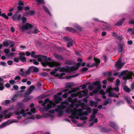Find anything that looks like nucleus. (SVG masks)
<instances>
[{
    "mask_svg": "<svg viewBox=\"0 0 134 134\" xmlns=\"http://www.w3.org/2000/svg\"><path fill=\"white\" fill-rule=\"evenodd\" d=\"M0 16L3 17L7 20H8L9 19V17L7 15H6L5 13L1 14V11H0Z\"/></svg>",
    "mask_w": 134,
    "mask_h": 134,
    "instance_id": "nucleus-34",
    "label": "nucleus"
},
{
    "mask_svg": "<svg viewBox=\"0 0 134 134\" xmlns=\"http://www.w3.org/2000/svg\"><path fill=\"white\" fill-rule=\"evenodd\" d=\"M110 126L114 129L116 130H117L118 129V127L116 125L115 123L113 122H109Z\"/></svg>",
    "mask_w": 134,
    "mask_h": 134,
    "instance_id": "nucleus-16",
    "label": "nucleus"
},
{
    "mask_svg": "<svg viewBox=\"0 0 134 134\" xmlns=\"http://www.w3.org/2000/svg\"><path fill=\"white\" fill-rule=\"evenodd\" d=\"M88 68H87L84 67L82 68L80 71L82 73H83L84 72H85L88 70Z\"/></svg>",
    "mask_w": 134,
    "mask_h": 134,
    "instance_id": "nucleus-44",
    "label": "nucleus"
},
{
    "mask_svg": "<svg viewBox=\"0 0 134 134\" xmlns=\"http://www.w3.org/2000/svg\"><path fill=\"white\" fill-rule=\"evenodd\" d=\"M92 86H94L97 87V89H95L93 91V92L94 94H97L98 92V90H100L101 88V85L100 84V82L98 81H97L93 83Z\"/></svg>",
    "mask_w": 134,
    "mask_h": 134,
    "instance_id": "nucleus-4",
    "label": "nucleus"
},
{
    "mask_svg": "<svg viewBox=\"0 0 134 134\" xmlns=\"http://www.w3.org/2000/svg\"><path fill=\"white\" fill-rule=\"evenodd\" d=\"M79 105L82 107V108L83 109V110H85V109L84 108V107L85 106V104L84 103H80Z\"/></svg>",
    "mask_w": 134,
    "mask_h": 134,
    "instance_id": "nucleus-60",
    "label": "nucleus"
},
{
    "mask_svg": "<svg viewBox=\"0 0 134 134\" xmlns=\"http://www.w3.org/2000/svg\"><path fill=\"white\" fill-rule=\"evenodd\" d=\"M31 72L28 69V70L26 71L25 73V75H24V76H26L27 75H29L30 74Z\"/></svg>",
    "mask_w": 134,
    "mask_h": 134,
    "instance_id": "nucleus-54",
    "label": "nucleus"
},
{
    "mask_svg": "<svg viewBox=\"0 0 134 134\" xmlns=\"http://www.w3.org/2000/svg\"><path fill=\"white\" fill-rule=\"evenodd\" d=\"M54 57L58 60H63L64 58L61 55H58L56 53L54 54Z\"/></svg>",
    "mask_w": 134,
    "mask_h": 134,
    "instance_id": "nucleus-17",
    "label": "nucleus"
},
{
    "mask_svg": "<svg viewBox=\"0 0 134 134\" xmlns=\"http://www.w3.org/2000/svg\"><path fill=\"white\" fill-rule=\"evenodd\" d=\"M121 60L119 59L116 64L115 67L118 69L120 70L121 69L124 65L122 63L121 64Z\"/></svg>",
    "mask_w": 134,
    "mask_h": 134,
    "instance_id": "nucleus-7",
    "label": "nucleus"
},
{
    "mask_svg": "<svg viewBox=\"0 0 134 134\" xmlns=\"http://www.w3.org/2000/svg\"><path fill=\"white\" fill-rule=\"evenodd\" d=\"M7 64L9 65H11L13 64V62L11 60H9L7 62Z\"/></svg>",
    "mask_w": 134,
    "mask_h": 134,
    "instance_id": "nucleus-61",
    "label": "nucleus"
},
{
    "mask_svg": "<svg viewBox=\"0 0 134 134\" xmlns=\"http://www.w3.org/2000/svg\"><path fill=\"white\" fill-rule=\"evenodd\" d=\"M112 103V100L111 98H107L104 101L103 103L104 106H106L108 104H111Z\"/></svg>",
    "mask_w": 134,
    "mask_h": 134,
    "instance_id": "nucleus-14",
    "label": "nucleus"
},
{
    "mask_svg": "<svg viewBox=\"0 0 134 134\" xmlns=\"http://www.w3.org/2000/svg\"><path fill=\"white\" fill-rule=\"evenodd\" d=\"M68 66L65 67H62L61 68L59 67V68H60L59 70V71L60 72H66L68 73V71H69V69Z\"/></svg>",
    "mask_w": 134,
    "mask_h": 134,
    "instance_id": "nucleus-11",
    "label": "nucleus"
},
{
    "mask_svg": "<svg viewBox=\"0 0 134 134\" xmlns=\"http://www.w3.org/2000/svg\"><path fill=\"white\" fill-rule=\"evenodd\" d=\"M42 65L44 67H46L47 66L51 68L53 67L54 66H61V64L60 63H57L53 61L52 62L45 61L42 63Z\"/></svg>",
    "mask_w": 134,
    "mask_h": 134,
    "instance_id": "nucleus-1",
    "label": "nucleus"
},
{
    "mask_svg": "<svg viewBox=\"0 0 134 134\" xmlns=\"http://www.w3.org/2000/svg\"><path fill=\"white\" fill-rule=\"evenodd\" d=\"M100 131L102 132H108L109 130V129L106 128L105 127H103L101 128Z\"/></svg>",
    "mask_w": 134,
    "mask_h": 134,
    "instance_id": "nucleus-31",
    "label": "nucleus"
},
{
    "mask_svg": "<svg viewBox=\"0 0 134 134\" xmlns=\"http://www.w3.org/2000/svg\"><path fill=\"white\" fill-rule=\"evenodd\" d=\"M65 29L66 31L72 32H76L75 29L72 27H66L65 28Z\"/></svg>",
    "mask_w": 134,
    "mask_h": 134,
    "instance_id": "nucleus-22",
    "label": "nucleus"
},
{
    "mask_svg": "<svg viewBox=\"0 0 134 134\" xmlns=\"http://www.w3.org/2000/svg\"><path fill=\"white\" fill-rule=\"evenodd\" d=\"M4 88V85L3 83L0 82V90H3Z\"/></svg>",
    "mask_w": 134,
    "mask_h": 134,
    "instance_id": "nucleus-47",
    "label": "nucleus"
},
{
    "mask_svg": "<svg viewBox=\"0 0 134 134\" xmlns=\"http://www.w3.org/2000/svg\"><path fill=\"white\" fill-rule=\"evenodd\" d=\"M124 102L123 100H120L117 102L116 105L117 106H119L121 104H124Z\"/></svg>",
    "mask_w": 134,
    "mask_h": 134,
    "instance_id": "nucleus-37",
    "label": "nucleus"
},
{
    "mask_svg": "<svg viewBox=\"0 0 134 134\" xmlns=\"http://www.w3.org/2000/svg\"><path fill=\"white\" fill-rule=\"evenodd\" d=\"M37 4L38 5H40L41 4H44V1L43 0H36Z\"/></svg>",
    "mask_w": 134,
    "mask_h": 134,
    "instance_id": "nucleus-40",
    "label": "nucleus"
},
{
    "mask_svg": "<svg viewBox=\"0 0 134 134\" xmlns=\"http://www.w3.org/2000/svg\"><path fill=\"white\" fill-rule=\"evenodd\" d=\"M31 93L29 91L26 92L24 94V97H26L27 96H29Z\"/></svg>",
    "mask_w": 134,
    "mask_h": 134,
    "instance_id": "nucleus-55",
    "label": "nucleus"
},
{
    "mask_svg": "<svg viewBox=\"0 0 134 134\" xmlns=\"http://www.w3.org/2000/svg\"><path fill=\"white\" fill-rule=\"evenodd\" d=\"M32 25L29 23H26L25 25L21 27V29L22 31H24L26 30H27L29 28H32Z\"/></svg>",
    "mask_w": 134,
    "mask_h": 134,
    "instance_id": "nucleus-6",
    "label": "nucleus"
},
{
    "mask_svg": "<svg viewBox=\"0 0 134 134\" xmlns=\"http://www.w3.org/2000/svg\"><path fill=\"white\" fill-rule=\"evenodd\" d=\"M80 93H83L84 96H86L88 94V91L87 89H86L85 90L83 91H81L80 92Z\"/></svg>",
    "mask_w": 134,
    "mask_h": 134,
    "instance_id": "nucleus-39",
    "label": "nucleus"
},
{
    "mask_svg": "<svg viewBox=\"0 0 134 134\" xmlns=\"http://www.w3.org/2000/svg\"><path fill=\"white\" fill-rule=\"evenodd\" d=\"M55 104L54 103H49L48 104L47 106L44 107V109L45 110L47 111L49 109L54 107Z\"/></svg>",
    "mask_w": 134,
    "mask_h": 134,
    "instance_id": "nucleus-9",
    "label": "nucleus"
},
{
    "mask_svg": "<svg viewBox=\"0 0 134 134\" xmlns=\"http://www.w3.org/2000/svg\"><path fill=\"white\" fill-rule=\"evenodd\" d=\"M127 31L129 32H131L133 34V32H134V30L133 29L130 28H129L127 29Z\"/></svg>",
    "mask_w": 134,
    "mask_h": 134,
    "instance_id": "nucleus-57",
    "label": "nucleus"
},
{
    "mask_svg": "<svg viewBox=\"0 0 134 134\" xmlns=\"http://www.w3.org/2000/svg\"><path fill=\"white\" fill-rule=\"evenodd\" d=\"M17 105L18 106V109L21 110L24 108V106L23 104L21 102L17 103Z\"/></svg>",
    "mask_w": 134,
    "mask_h": 134,
    "instance_id": "nucleus-19",
    "label": "nucleus"
},
{
    "mask_svg": "<svg viewBox=\"0 0 134 134\" xmlns=\"http://www.w3.org/2000/svg\"><path fill=\"white\" fill-rule=\"evenodd\" d=\"M35 13V12L34 10H29V11L26 12L25 13L27 15H32L34 14Z\"/></svg>",
    "mask_w": 134,
    "mask_h": 134,
    "instance_id": "nucleus-25",
    "label": "nucleus"
},
{
    "mask_svg": "<svg viewBox=\"0 0 134 134\" xmlns=\"http://www.w3.org/2000/svg\"><path fill=\"white\" fill-rule=\"evenodd\" d=\"M125 20L124 18H122L119 20L117 23L115 24V25L116 26H120L122 25Z\"/></svg>",
    "mask_w": 134,
    "mask_h": 134,
    "instance_id": "nucleus-18",
    "label": "nucleus"
},
{
    "mask_svg": "<svg viewBox=\"0 0 134 134\" xmlns=\"http://www.w3.org/2000/svg\"><path fill=\"white\" fill-rule=\"evenodd\" d=\"M69 91V89L68 88L65 89L61 90L60 92L57 93V95L58 96H60L62 94V92H66Z\"/></svg>",
    "mask_w": 134,
    "mask_h": 134,
    "instance_id": "nucleus-29",
    "label": "nucleus"
},
{
    "mask_svg": "<svg viewBox=\"0 0 134 134\" xmlns=\"http://www.w3.org/2000/svg\"><path fill=\"white\" fill-rule=\"evenodd\" d=\"M79 75V74H77L73 75L67 76H66V79H69L72 78L76 77Z\"/></svg>",
    "mask_w": 134,
    "mask_h": 134,
    "instance_id": "nucleus-27",
    "label": "nucleus"
},
{
    "mask_svg": "<svg viewBox=\"0 0 134 134\" xmlns=\"http://www.w3.org/2000/svg\"><path fill=\"white\" fill-rule=\"evenodd\" d=\"M112 90L111 88V87L108 88H107L106 90V92L107 93H109V94L110 93H111V90Z\"/></svg>",
    "mask_w": 134,
    "mask_h": 134,
    "instance_id": "nucleus-48",
    "label": "nucleus"
},
{
    "mask_svg": "<svg viewBox=\"0 0 134 134\" xmlns=\"http://www.w3.org/2000/svg\"><path fill=\"white\" fill-rule=\"evenodd\" d=\"M62 103H60L61 105H58L57 107V108L55 109V111L56 112H58V116H61L63 115V110L66 108V106L64 105Z\"/></svg>",
    "mask_w": 134,
    "mask_h": 134,
    "instance_id": "nucleus-2",
    "label": "nucleus"
},
{
    "mask_svg": "<svg viewBox=\"0 0 134 134\" xmlns=\"http://www.w3.org/2000/svg\"><path fill=\"white\" fill-rule=\"evenodd\" d=\"M4 52L6 54V55L8 54L10 52L9 49H4Z\"/></svg>",
    "mask_w": 134,
    "mask_h": 134,
    "instance_id": "nucleus-52",
    "label": "nucleus"
},
{
    "mask_svg": "<svg viewBox=\"0 0 134 134\" xmlns=\"http://www.w3.org/2000/svg\"><path fill=\"white\" fill-rule=\"evenodd\" d=\"M98 111V110L97 108H94L93 109L92 113L93 115H95L97 113Z\"/></svg>",
    "mask_w": 134,
    "mask_h": 134,
    "instance_id": "nucleus-45",
    "label": "nucleus"
},
{
    "mask_svg": "<svg viewBox=\"0 0 134 134\" xmlns=\"http://www.w3.org/2000/svg\"><path fill=\"white\" fill-rule=\"evenodd\" d=\"M73 42L72 41H69V42H68L67 44V47H70L71 46H73Z\"/></svg>",
    "mask_w": 134,
    "mask_h": 134,
    "instance_id": "nucleus-42",
    "label": "nucleus"
},
{
    "mask_svg": "<svg viewBox=\"0 0 134 134\" xmlns=\"http://www.w3.org/2000/svg\"><path fill=\"white\" fill-rule=\"evenodd\" d=\"M94 60L95 63L96 64V66H97L100 63V61L99 59L94 58Z\"/></svg>",
    "mask_w": 134,
    "mask_h": 134,
    "instance_id": "nucleus-38",
    "label": "nucleus"
},
{
    "mask_svg": "<svg viewBox=\"0 0 134 134\" xmlns=\"http://www.w3.org/2000/svg\"><path fill=\"white\" fill-rule=\"evenodd\" d=\"M90 103L91 107H92L94 106L95 107H96L98 104L97 102H94L92 100H90Z\"/></svg>",
    "mask_w": 134,
    "mask_h": 134,
    "instance_id": "nucleus-15",
    "label": "nucleus"
},
{
    "mask_svg": "<svg viewBox=\"0 0 134 134\" xmlns=\"http://www.w3.org/2000/svg\"><path fill=\"white\" fill-rule=\"evenodd\" d=\"M78 93H73L71 94V97H75L77 96H78Z\"/></svg>",
    "mask_w": 134,
    "mask_h": 134,
    "instance_id": "nucleus-56",
    "label": "nucleus"
},
{
    "mask_svg": "<svg viewBox=\"0 0 134 134\" xmlns=\"http://www.w3.org/2000/svg\"><path fill=\"white\" fill-rule=\"evenodd\" d=\"M37 60L39 62H42L43 60L47 61V57L46 56L41 55L40 58H38Z\"/></svg>",
    "mask_w": 134,
    "mask_h": 134,
    "instance_id": "nucleus-12",
    "label": "nucleus"
},
{
    "mask_svg": "<svg viewBox=\"0 0 134 134\" xmlns=\"http://www.w3.org/2000/svg\"><path fill=\"white\" fill-rule=\"evenodd\" d=\"M32 98L33 97L32 96H30L27 97H26L23 99V102H27L31 100Z\"/></svg>",
    "mask_w": 134,
    "mask_h": 134,
    "instance_id": "nucleus-21",
    "label": "nucleus"
},
{
    "mask_svg": "<svg viewBox=\"0 0 134 134\" xmlns=\"http://www.w3.org/2000/svg\"><path fill=\"white\" fill-rule=\"evenodd\" d=\"M108 97H114L118 98L119 96L116 93H110L108 95Z\"/></svg>",
    "mask_w": 134,
    "mask_h": 134,
    "instance_id": "nucleus-24",
    "label": "nucleus"
},
{
    "mask_svg": "<svg viewBox=\"0 0 134 134\" xmlns=\"http://www.w3.org/2000/svg\"><path fill=\"white\" fill-rule=\"evenodd\" d=\"M0 65L4 66H7L6 63L3 61L0 62Z\"/></svg>",
    "mask_w": 134,
    "mask_h": 134,
    "instance_id": "nucleus-46",
    "label": "nucleus"
},
{
    "mask_svg": "<svg viewBox=\"0 0 134 134\" xmlns=\"http://www.w3.org/2000/svg\"><path fill=\"white\" fill-rule=\"evenodd\" d=\"M75 27L80 31H81L82 30V28L79 26H75Z\"/></svg>",
    "mask_w": 134,
    "mask_h": 134,
    "instance_id": "nucleus-64",
    "label": "nucleus"
},
{
    "mask_svg": "<svg viewBox=\"0 0 134 134\" xmlns=\"http://www.w3.org/2000/svg\"><path fill=\"white\" fill-rule=\"evenodd\" d=\"M41 75L43 77L46 76L48 75L45 72H43L41 73Z\"/></svg>",
    "mask_w": 134,
    "mask_h": 134,
    "instance_id": "nucleus-63",
    "label": "nucleus"
},
{
    "mask_svg": "<svg viewBox=\"0 0 134 134\" xmlns=\"http://www.w3.org/2000/svg\"><path fill=\"white\" fill-rule=\"evenodd\" d=\"M96 117L94 115H91V116L90 119L89 120V121H92L94 119H95Z\"/></svg>",
    "mask_w": 134,
    "mask_h": 134,
    "instance_id": "nucleus-53",
    "label": "nucleus"
},
{
    "mask_svg": "<svg viewBox=\"0 0 134 134\" xmlns=\"http://www.w3.org/2000/svg\"><path fill=\"white\" fill-rule=\"evenodd\" d=\"M42 8L44 11L47 13L49 15H51V14L50 13L49 9L46 8L45 6H42Z\"/></svg>",
    "mask_w": 134,
    "mask_h": 134,
    "instance_id": "nucleus-30",
    "label": "nucleus"
},
{
    "mask_svg": "<svg viewBox=\"0 0 134 134\" xmlns=\"http://www.w3.org/2000/svg\"><path fill=\"white\" fill-rule=\"evenodd\" d=\"M21 19L22 20V22L23 24H24L26 22L27 19L24 16L22 17Z\"/></svg>",
    "mask_w": 134,
    "mask_h": 134,
    "instance_id": "nucleus-49",
    "label": "nucleus"
},
{
    "mask_svg": "<svg viewBox=\"0 0 134 134\" xmlns=\"http://www.w3.org/2000/svg\"><path fill=\"white\" fill-rule=\"evenodd\" d=\"M13 114L12 112H10L7 114H6L4 116V119H6L9 118L11 116L13 115Z\"/></svg>",
    "mask_w": 134,
    "mask_h": 134,
    "instance_id": "nucleus-33",
    "label": "nucleus"
},
{
    "mask_svg": "<svg viewBox=\"0 0 134 134\" xmlns=\"http://www.w3.org/2000/svg\"><path fill=\"white\" fill-rule=\"evenodd\" d=\"M121 75H126L125 76L123 77V79L126 80V81H127V79H130L132 78V76L133 75H134V74L132 73H130L127 75L125 71H123L122 72L120 73Z\"/></svg>",
    "mask_w": 134,
    "mask_h": 134,
    "instance_id": "nucleus-3",
    "label": "nucleus"
},
{
    "mask_svg": "<svg viewBox=\"0 0 134 134\" xmlns=\"http://www.w3.org/2000/svg\"><path fill=\"white\" fill-rule=\"evenodd\" d=\"M69 71H68V73L72 72L74 71L77 70L78 69L77 67H75L74 66L71 67L68 66Z\"/></svg>",
    "mask_w": 134,
    "mask_h": 134,
    "instance_id": "nucleus-10",
    "label": "nucleus"
},
{
    "mask_svg": "<svg viewBox=\"0 0 134 134\" xmlns=\"http://www.w3.org/2000/svg\"><path fill=\"white\" fill-rule=\"evenodd\" d=\"M78 93V96L79 97V98H82L83 96H84L83 94V93H81L80 92L77 93Z\"/></svg>",
    "mask_w": 134,
    "mask_h": 134,
    "instance_id": "nucleus-62",
    "label": "nucleus"
},
{
    "mask_svg": "<svg viewBox=\"0 0 134 134\" xmlns=\"http://www.w3.org/2000/svg\"><path fill=\"white\" fill-rule=\"evenodd\" d=\"M111 72H109L108 73V75L109 76L108 78V80L110 81H112L114 78L112 77L111 75Z\"/></svg>",
    "mask_w": 134,
    "mask_h": 134,
    "instance_id": "nucleus-20",
    "label": "nucleus"
},
{
    "mask_svg": "<svg viewBox=\"0 0 134 134\" xmlns=\"http://www.w3.org/2000/svg\"><path fill=\"white\" fill-rule=\"evenodd\" d=\"M123 49V46L122 45L120 44L118 45V52H121Z\"/></svg>",
    "mask_w": 134,
    "mask_h": 134,
    "instance_id": "nucleus-28",
    "label": "nucleus"
},
{
    "mask_svg": "<svg viewBox=\"0 0 134 134\" xmlns=\"http://www.w3.org/2000/svg\"><path fill=\"white\" fill-rule=\"evenodd\" d=\"M123 89L125 91L128 93L130 92L131 91L130 90L127 86L125 85L124 86Z\"/></svg>",
    "mask_w": 134,
    "mask_h": 134,
    "instance_id": "nucleus-32",
    "label": "nucleus"
},
{
    "mask_svg": "<svg viewBox=\"0 0 134 134\" xmlns=\"http://www.w3.org/2000/svg\"><path fill=\"white\" fill-rule=\"evenodd\" d=\"M91 108L87 107L86 108V110L87 112L88 113H90L91 112Z\"/></svg>",
    "mask_w": 134,
    "mask_h": 134,
    "instance_id": "nucleus-59",
    "label": "nucleus"
},
{
    "mask_svg": "<svg viewBox=\"0 0 134 134\" xmlns=\"http://www.w3.org/2000/svg\"><path fill=\"white\" fill-rule=\"evenodd\" d=\"M10 120H9L6 122L3 123L0 125V128H2L5 126L6 125L8 124L9 121H10Z\"/></svg>",
    "mask_w": 134,
    "mask_h": 134,
    "instance_id": "nucleus-35",
    "label": "nucleus"
},
{
    "mask_svg": "<svg viewBox=\"0 0 134 134\" xmlns=\"http://www.w3.org/2000/svg\"><path fill=\"white\" fill-rule=\"evenodd\" d=\"M68 100L69 102H72V104L74 106V103L73 102V99L71 98V97H69L68 98Z\"/></svg>",
    "mask_w": 134,
    "mask_h": 134,
    "instance_id": "nucleus-41",
    "label": "nucleus"
},
{
    "mask_svg": "<svg viewBox=\"0 0 134 134\" xmlns=\"http://www.w3.org/2000/svg\"><path fill=\"white\" fill-rule=\"evenodd\" d=\"M54 101L56 104H58L62 100V98L55 95L54 96Z\"/></svg>",
    "mask_w": 134,
    "mask_h": 134,
    "instance_id": "nucleus-8",
    "label": "nucleus"
},
{
    "mask_svg": "<svg viewBox=\"0 0 134 134\" xmlns=\"http://www.w3.org/2000/svg\"><path fill=\"white\" fill-rule=\"evenodd\" d=\"M39 71L38 69L36 67L34 66L33 72H37Z\"/></svg>",
    "mask_w": 134,
    "mask_h": 134,
    "instance_id": "nucleus-51",
    "label": "nucleus"
},
{
    "mask_svg": "<svg viewBox=\"0 0 134 134\" xmlns=\"http://www.w3.org/2000/svg\"><path fill=\"white\" fill-rule=\"evenodd\" d=\"M35 87L34 86H31L28 89V91L31 93L32 91L35 89Z\"/></svg>",
    "mask_w": 134,
    "mask_h": 134,
    "instance_id": "nucleus-36",
    "label": "nucleus"
},
{
    "mask_svg": "<svg viewBox=\"0 0 134 134\" xmlns=\"http://www.w3.org/2000/svg\"><path fill=\"white\" fill-rule=\"evenodd\" d=\"M19 58L20 59V60L21 62L23 63L26 62V61L27 59L24 56H19Z\"/></svg>",
    "mask_w": 134,
    "mask_h": 134,
    "instance_id": "nucleus-23",
    "label": "nucleus"
},
{
    "mask_svg": "<svg viewBox=\"0 0 134 134\" xmlns=\"http://www.w3.org/2000/svg\"><path fill=\"white\" fill-rule=\"evenodd\" d=\"M124 99L128 103L130 104L131 103L130 100L125 96H124Z\"/></svg>",
    "mask_w": 134,
    "mask_h": 134,
    "instance_id": "nucleus-43",
    "label": "nucleus"
},
{
    "mask_svg": "<svg viewBox=\"0 0 134 134\" xmlns=\"http://www.w3.org/2000/svg\"><path fill=\"white\" fill-rule=\"evenodd\" d=\"M12 42H13L10 40H7L3 42L2 44L4 46L7 47Z\"/></svg>",
    "mask_w": 134,
    "mask_h": 134,
    "instance_id": "nucleus-13",
    "label": "nucleus"
},
{
    "mask_svg": "<svg viewBox=\"0 0 134 134\" xmlns=\"http://www.w3.org/2000/svg\"><path fill=\"white\" fill-rule=\"evenodd\" d=\"M65 64H66L70 65L72 64V63L71 60H67L65 62Z\"/></svg>",
    "mask_w": 134,
    "mask_h": 134,
    "instance_id": "nucleus-50",
    "label": "nucleus"
},
{
    "mask_svg": "<svg viewBox=\"0 0 134 134\" xmlns=\"http://www.w3.org/2000/svg\"><path fill=\"white\" fill-rule=\"evenodd\" d=\"M80 119L81 120H85L87 119V116L80 117Z\"/></svg>",
    "mask_w": 134,
    "mask_h": 134,
    "instance_id": "nucleus-58",
    "label": "nucleus"
},
{
    "mask_svg": "<svg viewBox=\"0 0 134 134\" xmlns=\"http://www.w3.org/2000/svg\"><path fill=\"white\" fill-rule=\"evenodd\" d=\"M78 116H81L83 115H88V113L86 111H84L83 112L78 113L77 114Z\"/></svg>",
    "mask_w": 134,
    "mask_h": 134,
    "instance_id": "nucleus-26",
    "label": "nucleus"
},
{
    "mask_svg": "<svg viewBox=\"0 0 134 134\" xmlns=\"http://www.w3.org/2000/svg\"><path fill=\"white\" fill-rule=\"evenodd\" d=\"M18 12L17 11L14 14L12 17V19L14 21H19L21 19L22 15L21 14L18 15Z\"/></svg>",
    "mask_w": 134,
    "mask_h": 134,
    "instance_id": "nucleus-5",
    "label": "nucleus"
}]
</instances>
